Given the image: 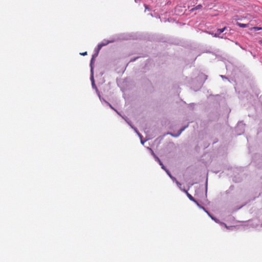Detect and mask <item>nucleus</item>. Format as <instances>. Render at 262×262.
Wrapping results in <instances>:
<instances>
[{"label": "nucleus", "mask_w": 262, "mask_h": 262, "mask_svg": "<svg viewBox=\"0 0 262 262\" xmlns=\"http://www.w3.org/2000/svg\"><path fill=\"white\" fill-rule=\"evenodd\" d=\"M226 29V27H224L223 29H219L217 30L216 32L213 35L214 37H219L220 35L223 33Z\"/></svg>", "instance_id": "1"}, {"label": "nucleus", "mask_w": 262, "mask_h": 262, "mask_svg": "<svg viewBox=\"0 0 262 262\" xmlns=\"http://www.w3.org/2000/svg\"><path fill=\"white\" fill-rule=\"evenodd\" d=\"M183 191L186 193L187 196L191 201L194 202H196L194 198L191 194H190L186 190L184 189Z\"/></svg>", "instance_id": "2"}, {"label": "nucleus", "mask_w": 262, "mask_h": 262, "mask_svg": "<svg viewBox=\"0 0 262 262\" xmlns=\"http://www.w3.org/2000/svg\"><path fill=\"white\" fill-rule=\"evenodd\" d=\"M97 56V54H95V55H93L92 56V58L91 59V72H93V67L92 66L93 64V62H94V59H95V58Z\"/></svg>", "instance_id": "3"}, {"label": "nucleus", "mask_w": 262, "mask_h": 262, "mask_svg": "<svg viewBox=\"0 0 262 262\" xmlns=\"http://www.w3.org/2000/svg\"><path fill=\"white\" fill-rule=\"evenodd\" d=\"M237 25L238 26H239L240 27H242V28H245V27L248 26L247 24H241V23H237Z\"/></svg>", "instance_id": "4"}, {"label": "nucleus", "mask_w": 262, "mask_h": 262, "mask_svg": "<svg viewBox=\"0 0 262 262\" xmlns=\"http://www.w3.org/2000/svg\"><path fill=\"white\" fill-rule=\"evenodd\" d=\"M202 7V5H201V4L198 5V6H196V7H195L194 8H192V9H191V11H193V10H198V9H201Z\"/></svg>", "instance_id": "5"}, {"label": "nucleus", "mask_w": 262, "mask_h": 262, "mask_svg": "<svg viewBox=\"0 0 262 262\" xmlns=\"http://www.w3.org/2000/svg\"><path fill=\"white\" fill-rule=\"evenodd\" d=\"M261 29H262V28L258 27H255L251 28V30H254L255 31L260 30Z\"/></svg>", "instance_id": "6"}, {"label": "nucleus", "mask_w": 262, "mask_h": 262, "mask_svg": "<svg viewBox=\"0 0 262 262\" xmlns=\"http://www.w3.org/2000/svg\"><path fill=\"white\" fill-rule=\"evenodd\" d=\"M150 149L151 150L152 154V155L155 157V158H156V159L158 161H160V159H159V158L155 155V154H154V151H153L151 149Z\"/></svg>", "instance_id": "7"}, {"label": "nucleus", "mask_w": 262, "mask_h": 262, "mask_svg": "<svg viewBox=\"0 0 262 262\" xmlns=\"http://www.w3.org/2000/svg\"><path fill=\"white\" fill-rule=\"evenodd\" d=\"M158 162H159L160 165L162 166V168L164 169V170H166L164 166L163 165V164L162 163V162L161 161V160H160V161H158Z\"/></svg>", "instance_id": "8"}, {"label": "nucleus", "mask_w": 262, "mask_h": 262, "mask_svg": "<svg viewBox=\"0 0 262 262\" xmlns=\"http://www.w3.org/2000/svg\"><path fill=\"white\" fill-rule=\"evenodd\" d=\"M158 162H159L160 165L162 166V168L164 169V170H166L164 166L163 165V164L162 163V162L161 161V160H160V161H158Z\"/></svg>", "instance_id": "9"}, {"label": "nucleus", "mask_w": 262, "mask_h": 262, "mask_svg": "<svg viewBox=\"0 0 262 262\" xmlns=\"http://www.w3.org/2000/svg\"><path fill=\"white\" fill-rule=\"evenodd\" d=\"M167 173L168 174L169 176L172 179V180H174L176 181V178H174V177H173L171 174L170 173H169L167 171H166Z\"/></svg>", "instance_id": "10"}, {"label": "nucleus", "mask_w": 262, "mask_h": 262, "mask_svg": "<svg viewBox=\"0 0 262 262\" xmlns=\"http://www.w3.org/2000/svg\"><path fill=\"white\" fill-rule=\"evenodd\" d=\"M176 184L179 187V188H181V184L180 182H179L178 181H176Z\"/></svg>", "instance_id": "11"}, {"label": "nucleus", "mask_w": 262, "mask_h": 262, "mask_svg": "<svg viewBox=\"0 0 262 262\" xmlns=\"http://www.w3.org/2000/svg\"><path fill=\"white\" fill-rule=\"evenodd\" d=\"M80 54H81V55L84 56V55H87V52H83V53H80Z\"/></svg>", "instance_id": "12"}, {"label": "nucleus", "mask_w": 262, "mask_h": 262, "mask_svg": "<svg viewBox=\"0 0 262 262\" xmlns=\"http://www.w3.org/2000/svg\"><path fill=\"white\" fill-rule=\"evenodd\" d=\"M183 130V129H181V130H180V133L178 135H177V136H174V137H177V136H178L181 134V133Z\"/></svg>", "instance_id": "13"}, {"label": "nucleus", "mask_w": 262, "mask_h": 262, "mask_svg": "<svg viewBox=\"0 0 262 262\" xmlns=\"http://www.w3.org/2000/svg\"><path fill=\"white\" fill-rule=\"evenodd\" d=\"M258 42L260 45H262V39L258 41Z\"/></svg>", "instance_id": "14"}, {"label": "nucleus", "mask_w": 262, "mask_h": 262, "mask_svg": "<svg viewBox=\"0 0 262 262\" xmlns=\"http://www.w3.org/2000/svg\"><path fill=\"white\" fill-rule=\"evenodd\" d=\"M101 47H102L101 45H99L98 46L99 49H100L101 48Z\"/></svg>", "instance_id": "15"}]
</instances>
